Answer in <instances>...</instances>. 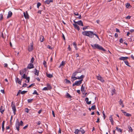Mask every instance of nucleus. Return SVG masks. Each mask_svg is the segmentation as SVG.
Here are the masks:
<instances>
[{
    "label": "nucleus",
    "mask_w": 134,
    "mask_h": 134,
    "mask_svg": "<svg viewBox=\"0 0 134 134\" xmlns=\"http://www.w3.org/2000/svg\"><path fill=\"white\" fill-rule=\"evenodd\" d=\"M82 34L83 35L88 36L91 38H93L94 37V33L93 31H83Z\"/></svg>",
    "instance_id": "nucleus-1"
},
{
    "label": "nucleus",
    "mask_w": 134,
    "mask_h": 134,
    "mask_svg": "<svg viewBox=\"0 0 134 134\" xmlns=\"http://www.w3.org/2000/svg\"><path fill=\"white\" fill-rule=\"evenodd\" d=\"M23 122L22 121H21L20 122H19L18 119H17L15 123V127L16 129L18 131L19 130V126H23Z\"/></svg>",
    "instance_id": "nucleus-2"
},
{
    "label": "nucleus",
    "mask_w": 134,
    "mask_h": 134,
    "mask_svg": "<svg viewBox=\"0 0 134 134\" xmlns=\"http://www.w3.org/2000/svg\"><path fill=\"white\" fill-rule=\"evenodd\" d=\"M91 46L94 49L97 48L99 50H102L104 51H105V50L103 47H102L101 46H100L98 44H91Z\"/></svg>",
    "instance_id": "nucleus-3"
},
{
    "label": "nucleus",
    "mask_w": 134,
    "mask_h": 134,
    "mask_svg": "<svg viewBox=\"0 0 134 134\" xmlns=\"http://www.w3.org/2000/svg\"><path fill=\"white\" fill-rule=\"evenodd\" d=\"M13 102H14L13 101L12 102L11 106L12 107V109L13 111V113L14 114V115H15V114L16 109L15 105L14 104H13Z\"/></svg>",
    "instance_id": "nucleus-4"
},
{
    "label": "nucleus",
    "mask_w": 134,
    "mask_h": 134,
    "mask_svg": "<svg viewBox=\"0 0 134 134\" xmlns=\"http://www.w3.org/2000/svg\"><path fill=\"white\" fill-rule=\"evenodd\" d=\"M83 80V79H81L80 80L76 81L75 82V84L77 86L80 85L82 83Z\"/></svg>",
    "instance_id": "nucleus-5"
},
{
    "label": "nucleus",
    "mask_w": 134,
    "mask_h": 134,
    "mask_svg": "<svg viewBox=\"0 0 134 134\" xmlns=\"http://www.w3.org/2000/svg\"><path fill=\"white\" fill-rule=\"evenodd\" d=\"M96 77L98 80L102 82H104V80L99 74H98V76H97Z\"/></svg>",
    "instance_id": "nucleus-6"
},
{
    "label": "nucleus",
    "mask_w": 134,
    "mask_h": 134,
    "mask_svg": "<svg viewBox=\"0 0 134 134\" xmlns=\"http://www.w3.org/2000/svg\"><path fill=\"white\" fill-rule=\"evenodd\" d=\"M30 46L29 47L28 51L29 52L32 51L33 49V44L32 43H31L30 44Z\"/></svg>",
    "instance_id": "nucleus-7"
},
{
    "label": "nucleus",
    "mask_w": 134,
    "mask_h": 134,
    "mask_svg": "<svg viewBox=\"0 0 134 134\" xmlns=\"http://www.w3.org/2000/svg\"><path fill=\"white\" fill-rule=\"evenodd\" d=\"M25 19H29V15L27 11L26 12H24L23 13Z\"/></svg>",
    "instance_id": "nucleus-8"
},
{
    "label": "nucleus",
    "mask_w": 134,
    "mask_h": 134,
    "mask_svg": "<svg viewBox=\"0 0 134 134\" xmlns=\"http://www.w3.org/2000/svg\"><path fill=\"white\" fill-rule=\"evenodd\" d=\"M34 66L33 64L32 63H30L27 66V69H31L34 68Z\"/></svg>",
    "instance_id": "nucleus-9"
},
{
    "label": "nucleus",
    "mask_w": 134,
    "mask_h": 134,
    "mask_svg": "<svg viewBox=\"0 0 134 134\" xmlns=\"http://www.w3.org/2000/svg\"><path fill=\"white\" fill-rule=\"evenodd\" d=\"M22 80V79H21V80H19V79L18 78H16L15 79L16 82L18 83V84H19L20 85H21Z\"/></svg>",
    "instance_id": "nucleus-10"
},
{
    "label": "nucleus",
    "mask_w": 134,
    "mask_h": 134,
    "mask_svg": "<svg viewBox=\"0 0 134 134\" xmlns=\"http://www.w3.org/2000/svg\"><path fill=\"white\" fill-rule=\"evenodd\" d=\"M83 85H82L81 87V91L82 92V93L84 94L85 92V90L84 87L83 86Z\"/></svg>",
    "instance_id": "nucleus-11"
},
{
    "label": "nucleus",
    "mask_w": 134,
    "mask_h": 134,
    "mask_svg": "<svg viewBox=\"0 0 134 134\" xmlns=\"http://www.w3.org/2000/svg\"><path fill=\"white\" fill-rule=\"evenodd\" d=\"M73 25L75 29H77L78 31H79L80 28L79 26L77 24H73Z\"/></svg>",
    "instance_id": "nucleus-12"
},
{
    "label": "nucleus",
    "mask_w": 134,
    "mask_h": 134,
    "mask_svg": "<svg viewBox=\"0 0 134 134\" xmlns=\"http://www.w3.org/2000/svg\"><path fill=\"white\" fill-rule=\"evenodd\" d=\"M12 12L10 11H9L8 13V15L7 16V18L8 19L10 17L12 16Z\"/></svg>",
    "instance_id": "nucleus-13"
},
{
    "label": "nucleus",
    "mask_w": 134,
    "mask_h": 134,
    "mask_svg": "<svg viewBox=\"0 0 134 134\" xmlns=\"http://www.w3.org/2000/svg\"><path fill=\"white\" fill-rule=\"evenodd\" d=\"M85 100L86 102V103L88 105L90 104L91 103V101H90L89 102L88 101V98L87 97H86V98L85 99Z\"/></svg>",
    "instance_id": "nucleus-14"
},
{
    "label": "nucleus",
    "mask_w": 134,
    "mask_h": 134,
    "mask_svg": "<svg viewBox=\"0 0 134 134\" xmlns=\"http://www.w3.org/2000/svg\"><path fill=\"white\" fill-rule=\"evenodd\" d=\"M128 58L127 57H121L119 58V59L120 60H123L124 61L126 59H127Z\"/></svg>",
    "instance_id": "nucleus-15"
},
{
    "label": "nucleus",
    "mask_w": 134,
    "mask_h": 134,
    "mask_svg": "<svg viewBox=\"0 0 134 134\" xmlns=\"http://www.w3.org/2000/svg\"><path fill=\"white\" fill-rule=\"evenodd\" d=\"M79 25L82 26H83V24L82 20H80L77 21V23Z\"/></svg>",
    "instance_id": "nucleus-16"
},
{
    "label": "nucleus",
    "mask_w": 134,
    "mask_h": 134,
    "mask_svg": "<svg viewBox=\"0 0 134 134\" xmlns=\"http://www.w3.org/2000/svg\"><path fill=\"white\" fill-rule=\"evenodd\" d=\"M0 112L2 114H3L4 111V107L2 106H1L0 109Z\"/></svg>",
    "instance_id": "nucleus-17"
},
{
    "label": "nucleus",
    "mask_w": 134,
    "mask_h": 134,
    "mask_svg": "<svg viewBox=\"0 0 134 134\" xmlns=\"http://www.w3.org/2000/svg\"><path fill=\"white\" fill-rule=\"evenodd\" d=\"M78 79L77 77H76L71 76V81L72 82H73L75 80Z\"/></svg>",
    "instance_id": "nucleus-18"
},
{
    "label": "nucleus",
    "mask_w": 134,
    "mask_h": 134,
    "mask_svg": "<svg viewBox=\"0 0 134 134\" xmlns=\"http://www.w3.org/2000/svg\"><path fill=\"white\" fill-rule=\"evenodd\" d=\"M27 77V75L25 73L23 75L21 76V79H26Z\"/></svg>",
    "instance_id": "nucleus-19"
},
{
    "label": "nucleus",
    "mask_w": 134,
    "mask_h": 134,
    "mask_svg": "<svg viewBox=\"0 0 134 134\" xmlns=\"http://www.w3.org/2000/svg\"><path fill=\"white\" fill-rule=\"evenodd\" d=\"M53 1V0H46L45 3L47 4H49L51 2H52Z\"/></svg>",
    "instance_id": "nucleus-20"
},
{
    "label": "nucleus",
    "mask_w": 134,
    "mask_h": 134,
    "mask_svg": "<svg viewBox=\"0 0 134 134\" xmlns=\"http://www.w3.org/2000/svg\"><path fill=\"white\" fill-rule=\"evenodd\" d=\"M35 73H34L35 75L38 76L39 75V71L37 70L36 69H35Z\"/></svg>",
    "instance_id": "nucleus-21"
},
{
    "label": "nucleus",
    "mask_w": 134,
    "mask_h": 134,
    "mask_svg": "<svg viewBox=\"0 0 134 134\" xmlns=\"http://www.w3.org/2000/svg\"><path fill=\"white\" fill-rule=\"evenodd\" d=\"M84 77V76L83 75H81L80 76L77 77L78 79H83Z\"/></svg>",
    "instance_id": "nucleus-22"
},
{
    "label": "nucleus",
    "mask_w": 134,
    "mask_h": 134,
    "mask_svg": "<svg viewBox=\"0 0 134 134\" xmlns=\"http://www.w3.org/2000/svg\"><path fill=\"white\" fill-rule=\"evenodd\" d=\"M47 87L48 88L49 90H50L52 88V87L49 83H48L47 84Z\"/></svg>",
    "instance_id": "nucleus-23"
},
{
    "label": "nucleus",
    "mask_w": 134,
    "mask_h": 134,
    "mask_svg": "<svg viewBox=\"0 0 134 134\" xmlns=\"http://www.w3.org/2000/svg\"><path fill=\"white\" fill-rule=\"evenodd\" d=\"M79 72L77 71L75 72L72 74L71 76L75 77V76L77 75V74L79 73Z\"/></svg>",
    "instance_id": "nucleus-24"
},
{
    "label": "nucleus",
    "mask_w": 134,
    "mask_h": 134,
    "mask_svg": "<svg viewBox=\"0 0 134 134\" xmlns=\"http://www.w3.org/2000/svg\"><path fill=\"white\" fill-rule=\"evenodd\" d=\"M81 132V133L82 134H83L85 133V131L82 128H81L79 130Z\"/></svg>",
    "instance_id": "nucleus-25"
},
{
    "label": "nucleus",
    "mask_w": 134,
    "mask_h": 134,
    "mask_svg": "<svg viewBox=\"0 0 134 134\" xmlns=\"http://www.w3.org/2000/svg\"><path fill=\"white\" fill-rule=\"evenodd\" d=\"M116 130L120 132H122V130L120 128H119L118 127H116Z\"/></svg>",
    "instance_id": "nucleus-26"
},
{
    "label": "nucleus",
    "mask_w": 134,
    "mask_h": 134,
    "mask_svg": "<svg viewBox=\"0 0 134 134\" xmlns=\"http://www.w3.org/2000/svg\"><path fill=\"white\" fill-rule=\"evenodd\" d=\"M46 75L49 78H51L53 77V75L50 74H48L47 73L46 74Z\"/></svg>",
    "instance_id": "nucleus-27"
},
{
    "label": "nucleus",
    "mask_w": 134,
    "mask_h": 134,
    "mask_svg": "<svg viewBox=\"0 0 134 134\" xmlns=\"http://www.w3.org/2000/svg\"><path fill=\"white\" fill-rule=\"evenodd\" d=\"M24 71L23 70H21L20 71V75L22 76L23 74H24Z\"/></svg>",
    "instance_id": "nucleus-28"
},
{
    "label": "nucleus",
    "mask_w": 134,
    "mask_h": 134,
    "mask_svg": "<svg viewBox=\"0 0 134 134\" xmlns=\"http://www.w3.org/2000/svg\"><path fill=\"white\" fill-rule=\"evenodd\" d=\"M65 80L66 81L65 83H70L71 84V82L70 81V80H68L67 79H65Z\"/></svg>",
    "instance_id": "nucleus-29"
},
{
    "label": "nucleus",
    "mask_w": 134,
    "mask_h": 134,
    "mask_svg": "<svg viewBox=\"0 0 134 134\" xmlns=\"http://www.w3.org/2000/svg\"><path fill=\"white\" fill-rule=\"evenodd\" d=\"M66 96L68 98H71L72 97L68 93H66Z\"/></svg>",
    "instance_id": "nucleus-30"
},
{
    "label": "nucleus",
    "mask_w": 134,
    "mask_h": 134,
    "mask_svg": "<svg viewBox=\"0 0 134 134\" xmlns=\"http://www.w3.org/2000/svg\"><path fill=\"white\" fill-rule=\"evenodd\" d=\"M109 119L110 121H113V119L112 118V116L111 115L110 116Z\"/></svg>",
    "instance_id": "nucleus-31"
},
{
    "label": "nucleus",
    "mask_w": 134,
    "mask_h": 134,
    "mask_svg": "<svg viewBox=\"0 0 134 134\" xmlns=\"http://www.w3.org/2000/svg\"><path fill=\"white\" fill-rule=\"evenodd\" d=\"M80 132V130L78 129L76 130L74 133L76 134H78L79 132Z\"/></svg>",
    "instance_id": "nucleus-32"
},
{
    "label": "nucleus",
    "mask_w": 134,
    "mask_h": 134,
    "mask_svg": "<svg viewBox=\"0 0 134 134\" xmlns=\"http://www.w3.org/2000/svg\"><path fill=\"white\" fill-rule=\"evenodd\" d=\"M124 62L125 63V64L127 65V66H129V67H130L131 66L129 65V63L127 61H124Z\"/></svg>",
    "instance_id": "nucleus-33"
},
{
    "label": "nucleus",
    "mask_w": 134,
    "mask_h": 134,
    "mask_svg": "<svg viewBox=\"0 0 134 134\" xmlns=\"http://www.w3.org/2000/svg\"><path fill=\"white\" fill-rule=\"evenodd\" d=\"M44 40V38L43 36H42L40 37V41L41 42H42Z\"/></svg>",
    "instance_id": "nucleus-34"
},
{
    "label": "nucleus",
    "mask_w": 134,
    "mask_h": 134,
    "mask_svg": "<svg viewBox=\"0 0 134 134\" xmlns=\"http://www.w3.org/2000/svg\"><path fill=\"white\" fill-rule=\"evenodd\" d=\"M32 94H36L37 95H39L38 93H37V91L36 90H35L34 91V92Z\"/></svg>",
    "instance_id": "nucleus-35"
},
{
    "label": "nucleus",
    "mask_w": 134,
    "mask_h": 134,
    "mask_svg": "<svg viewBox=\"0 0 134 134\" xmlns=\"http://www.w3.org/2000/svg\"><path fill=\"white\" fill-rule=\"evenodd\" d=\"M33 99H27V102L29 103H31L32 102Z\"/></svg>",
    "instance_id": "nucleus-36"
},
{
    "label": "nucleus",
    "mask_w": 134,
    "mask_h": 134,
    "mask_svg": "<svg viewBox=\"0 0 134 134\" xmlns=\"http://www.w3.org/2000/svg\"><path fill=\"white\" fill-rule=\"evenodd\" d=\"M42 90V91H47L48 90H49L48 88H47V87H45L43 88Z\"/></svg>",
    "instance_id": "nucleus-37"
},
{
    "label": "nucleus",
    "mask_w": 134,
    "mask_h": 134,
    "mask_svg": "<svg viewBox=\"0 0 134 134\" xmlns=\"http://www.w3.org/2000/svg\"><path fill=\"white\" fill-rule=\"evenodd\" d=\"M125 115L126 116L128 117L131 116V114L127 113L125 114Z\"/></svg>",
    "instance_id": "nucleus-38"
},
{
    "label": "nucleus",
    "mask_w": 134,
    "mask_h": 134,
    "mask_svg": "<svg viewBox=\"0 0 134 134\" xmlns=\"http://www.w3.org/2000/svg\"><path fill=\"white\" fill-rule=\"evenodd\" d=\"M34 60V57H32L31 58L30 62L31 63H33Z\"/></svg>",
    "instance_id": "nucleus-39"
},
{
    "label": "nucleus",
    "mask_w": 134,
    "mask_h": 134,
    "mask_svg": "<svg viewBox=\"0 0 134 134\" xmlns=\"http://www.w3.org/2000/svg\"><path fill=\"white\" fill-rule=\"evenodd\" d=\"M130 6V4L129 3H127L126 4V7L127 8H129V6Z\"/></svg>",
    "instance_id": "nucleus-40"
},
{
    "label": "nucleus",
    "mask_w": 134,
    "mask_h": 134,
    "mask_svg": "<svg viewBox=\"0 0 134 134\" xmlns=\"http://www.w3.org/2000/svg\"><path fill=\"white\" fill-rule=\"evenodd\" d=\"M128 129H129V131H130L131 132H132V131L133 130L130 126H128Z\"/></svg>",
    "instance_id": "nucleus-41"
},
{
    "label": "nucleus",
    "mask_w": 134,
    "mask_h": 134,
    "mask_svg": "<svg viewBox=\"0 0 134 134\" xmlns=\"http://www.w3.org/2000/svg\"><path fill=\"white\" fill-rule=\"evenodd\" d=\"M96 108V107L95 105L92 106L91 107V109H92L93 110H94Z\"/></svg>",
    "instance_id": "nucleus-42"
},
{
    "label": "nucleus",
    "mask_w": 134,
    "mask_h": 134,
    "mask_svg": "<svg viewBox=\"0 0 134 134\" xmlns=\"http://www.w3.org/2000/svg\"><path fill=\"white\" fill-rule=\"evenodd\" d=\"M41 4L40 3L38 2L37 4V7L39 8V7L41 5Z\"/></svg>",
    "instance_id": "nucleus-43"
},
{
    "label": "nucleus",
    "mask_w": 134,
    "mask_h": 134,
    "mask_svg": "<svg viewBox=\"0 0 134 134\" xmlns=\"http://www.w3.org/2000/svg\"><path fill=\"white\" fill-rule=\"evenodd\" d=\"M27 92V91H24L22 92H21V94H24Z\"/></svg>",
    "instance_id": "nucleus-44"
},
{
    "label": "nucleus",
    "mask_w": 134,
    "mask_h": 134,
    "mask_svg": "<svg viewBox=\"0 0 134 134\" xmlns=\"http://www.w3.org/2000/svg\"><path fill=\"white\" fill-rule=\"evenodd\" d=\"M46 62L45 60H44L43 62V64L45 67L46 66Z\"/></svg>",
    "instance_id": "nucleus-45"
},
{
    "label": "nucleus",
    "mask_w": 134,
    "mask_h": 134,
    "mask_svg": "<svg viewBox=\"0 0 134 134\" xmlns=\"http://www.w3.org/2000/svg\"><path fill=\"white\" fill-rule=\"evenodd\" d=\"M27 86V84L26 83H24L22 86V87H26Z\"/></svg>",
    "instance_id": "nucleus-46"
},
{
    "label": "nucleus",
    "mask_w": 134,
    "mask_h": 134,
    "mask_svg": "<svg viewBox=\"0 0 134 134\" xmlns=\"http://www.w3.org/2000/svg\"><path fill=\"white\" fill-rule=\"evenodd\" d=\"M3 18V15L2 14H0V20H1Z\"/></svg>",
    "instance_id": "nucleus-47"
},
{
    "label": "nucleus",
    "mask_w": 134,
    "mask_h": 134,
    "mask_svg": "<svg viewBox=\"0 0 134 134\" xmlns=\"http://www.w3.org/2000/svg\"><path fill=\"white\" fill-rule=\"evenodd\" d=\"M64 64L63 63V61H62L61 64L59 66V68H60L62 66H63Z\"/></svg>",
    "instance_id": "nucleus-48"
},
{
    "label": "nucleus",
    "mask_w": 134,
    "mask_h": 134,
    "mask_svg": "<svg viewBox=\"0 0 134 134\" xmlns=\"http://www.w3.org/2000/svg\"><path fill=\"white\" fill-rule=\"evenodd\" d=\"M119 103L120 105L123 104V101L121 99H120V101H119Z\"/></svg>",
    "instance_id": "nucleus-49"
},
{
    "label": "nucleus",
    "mask_w": 134,
    "mask_h": 134,
    "mask_svg": "<svg viewBox=\"0 0 134 134\" xmlns=\"http://www.w3.org/2000/svg\"><path fill=\"white\" fill-rule=\"evenodd\" d=\"M115 89L113 90L112 91V92H111V94L112 95H113L115 93Z\"/></svg>",
    "instance_id": "nucleus-50"
},
{
    "label": "nucleus",
    "mask_w": 134,
    "mask_h": 134,
    "mask_svg": "<svg viewBox=\"0 0 134 134\" xmlns=\"http://www.w3.org/2000/svg\"><path fill=\"white\" fill-rule=\"evenodd\" d=\"M29 110L27 108H26L25 109V111L27 113H28Z\"/></svg>",
    "instance_id": "nucleus-51"
},
{
    "label": "nucleus",
    "mask_w": 134,
    "mask_h": 134,
    "mask_svg": "<svg viewBox=\"0 0 134 134\" xmlns=\"http://www.w3.org/2000/svg\"><path fill=\"white\" fill-rule=\"evenodd\" d=\"M34 85H35L34 83H32V84H31V85H29V86L27 87V88H30V87H31V86H34Z\"/></svg>",
    "instance_id": "nucleus-52"
},
{
    "label": "nucleus",
    "mask_w": 134,
    "mask_h": 134,
    "mask_svg": "<svg viewBox=\"0 0 134 134\" xmlns=\"http://www.w3.org/2000/svg\"><path fill=\"white\" fill-rule=\"evenodd\" d=\"M26 79L27 80V82H29L30 78L29 77H28Z\"/></svg>",
    "instance_id": "nucleus-53"
},
{
    "label": "nucleus",
    "mask_w": 134,
    "mask_h": 134,
    "mask_svg": "<svg viewBox=\"0 0 134 134\" xmlns=\"http://www.w3.org/2000/svg\"><path fill=\"white\" fill-rule=\"evenodd\" d=\"M119 42L121 43H123V40L122 38H121L120 39Z\"/></svg>",
    "instance_id": "nucleus-54"
},
{
    "label": "nucleus",
    "mask_w": 134,
    "mask_h": 134,
    "mask_svg": "<svg viewBox=\"0 0 134 134\" xmlns=\"http://www.w3.org/2000/svg\"><path fill=\"white\" fill-rule=\"evenodd\" d=\"M131 16H128L126 18V19H129L130 18Z\"/></svg>",
    "instance_id": "nucleus-55"
},
{
    "label": "nucleus",
    "mask_w": 134,
    "mask_h": 134,
    "mask_svg": "<svg viewBox=\"0 0 134 134\" xmlns=\"http://www.w3.org/2000/svg\"><path fill=\"white\" fill-rule=\"evenodd\" d=\"M21 90H19L16 95V96H18L19 94H20V93H21Z\"/></svg>",
    "instance_id": "nucleus-56"
},
{
    "label": "nucleus",
    "mask_w": 134,
    "mask_h": 134,
    "mask_svg": "<svg viewBox=\"0 0 134 134\" xmlns=\"http://www.w3.org/2000/svg\"><path fill=\"white\" fill-rule=\"evenodd\" d=\"M4 123L5 121H3L2 123V127H4Z\"/></svg>",
    "instance_id": "nucleus-57"
},
{
    "label": "nucleus",
    "mask_w": 134,
    "mask_h": 134,
    "mask_svg": "<svg viewBox=\"0 0 134 134\" xmlns=\"http://www.w3.org/2000/svg\"><path fill=\"white\" fill-rule=\"evenodd\" d=\"M94 35H95L99 40H100V39L99 38L98 36L95 33L94 34Z\"/></svg>",
    "instance_id": "nucleus-58"
},
{
    "label": "nucleus",
    "mask_w": 134,
    "mask_h": 134,
    "mask_svg": "<svg viewBox=\"0 0 134 134\" xmlns=\"http://www.w3.org/2000/svg\"><path fill=\"white\" fill-rule=\"evenodd\" d=\"M74 14L75 15H79L78 13L77 12H74Z\"/></svg>",
    "instance_id": "nucleus-59"
},
{
    "label": "nucleus",
    "mask_w": 134,
    "mask_h": 134,
    "mask_svg": "<svg viewBox=\"0 0 134 134\" xmlns=\"http://www.w3.org/2000/svg\"><path fill=\"white\" fill-rule=\"evenodd\" d=\"M28 126V125H26V126H24L23 127V129H25L26 128H27V127Z\"/></svg>",
    "instance_id": "nucleus-60"
},
{
    "label": "nucleus",
    "mask_w": 134,
    "mask_h": 134,
    "mask_svg": "<svg viewBox=\"0 0 134 134\" xmlns=\"http://www.w3.org/2000/svg\"><path fill=\"white\" fill-rule=\"evenodd\" d=\"M47 48L49 49H52V48H51L50 46L49 45H48L47 46Z\"/></svg>",
    "instance_id": "nucleus-61"
},
{
    "label": "nucleus",
    "mask_w": 134,
    "mask_h": 134,
    "mask_svg": "<svg viewBox=\"0 0 134 134\" xmlns=\"http://www.w3.org/2000/svg\"><path fill=\"white\" fill-rule=\"evenodd\" d=\"M68 49L69 51L71 50V49L70 45H68Z\"/></svg>",
    "instance_id": "nucleus-62"
},
{
    "label": "nucleus",
    "mask_w": 134,
    "mask_h": 134,
    "mask_svg": "<svg viewBox=\"0 0 134 134\" xmlns=\"http://www.w3.org/2000/svg\"><path fill=\"white\" fill-rule=\"evenodd\" d=\"M1 92L3 94L4 93V91L3 90H1Z\"/></svg>",
    "instance_id": "nucleus-63"
},
{
    "label": "nucleus",
    "mask_w": 134,
    "mask_h": 134,
    "mask_svg": "<svg viewBox=\"0 0 134 134\" xmlns=\"http://www.w3.org/2000/svg\"><path fill=\"white\" fill-rule=\"evenodd\" d=\"M77 92L79 94H80L81 93L80 91V90H77Z\"/></svg>",
    "instance_id": "nucleus-64"
}]
</instances>
